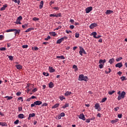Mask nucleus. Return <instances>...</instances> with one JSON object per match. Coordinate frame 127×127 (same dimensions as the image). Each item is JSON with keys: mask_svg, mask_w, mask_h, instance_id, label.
<instances>
[{"mask_svg": "<svg viewBox=\"0 0 127 127\" xmlns=\"http://www.w3.org/2000/svg\"><path fill=\"white\" fill-rule=\"evenodd\" d=\"M23 19V17L21 16H19L18 18H17L16 21H21Z\"/></svg>", "mask_w": 127, "mask_h": 127, "instance_id": "nucleus-29", "label": "nucleus"}, {"mask_svg": "<svg viewBox=\"0 0 127 127\" xmlns=\"http://www.w3.org/2000/svg\"><path fill=\"white\" fill-rule=\"evenodd\" d=\"M50 17H57V14H50Z\"/></svg>", "mask_w": 127, "mask_h": 127, "instance_id": "nucleus-41", "label": "nucleus"}, {"mask_svg": "<svg viewBox=\"0 0 127 127\" xmlns=\"http://www.w3.org/2000/svg\"><path fill=\"white\" fill-rule=\"evenodd\" d=\"M48 104L44 103V104H42V107H44V106H47Z\"/></svg>", "mask_w": 127, "mask_h": 127, "instance_id": "nucleus-59", "label": "nucleus"}, {"mask_svg": "<svg viewBox=\"0 0 127 127\" xmlns=\"http://www.w3.org/2000/svg\"><path fill=\"white\" fill-rule=\"evenodd\" d=\"M85 121L86 123H89L91 122V120L89 119H86Z\"/></svg>", "mask_w": 127, "mask_h": 127, "instance_id": "nucleus-58", "label": "nucleus"}, {"mask_svg": "<svg viewBox=\"0 0 127 127\" xmlns=\"http://www.w3.org/2000/svg\"><path fill=\"white\" fill-rule=\"evenodd\" d=\"M88 79L87 76H84L83 74H79L78 77V80L80 81H87Z\"/></svg>", "mask_w": 127, "mask_h": 127, "instance_id": "nucleus-2", "label": "nucleus"}, {"mask_svg": "<svg viewBox=\"0 0 127 127\" xmlns=\"http://www.w3.org/2000/svg\"><path fill=\"white\" fill-rule=\"evenodd\" d=\"M60 116L63 117L64 116V113H62L61 114H60Z\"/></svg>", "mask_w": 127, "mask_h": 127, "instance_id": "nucleus-61", "label": "nucleus"}, {"mask_svg": "<svg viewBox=\"0 0 127 127\" xmlns=\"http://www.w3.org/2000/svg\"><path fill=\"white\" fill-rule=\"evenodd\" d=\"M49 85V88H53V87H54V84H53V83L52 82H50Z\"/></svg>", "mask_w": 127, "mask_h": 127, "instance_id": "nucleus-21", "label": "nucleus"}, {"mask_svg": "<svg viewBox=\"0 0 127 127\" xmlns=\"http://www.w3.org/2000/svg\"><path fill=\"white\" fill-rule=\"evenodd\" d=\"M67 37L66 36H64V37L61 38V39H59L57 41V44H61L63 41H64V40H67Z\"/></svg>", "mask_w": 127, "mask_h": 127, "instance_id": "nucleus-5", "label": "nucleus"}, {"mask_svg": "<svg viewBox=\"0 0 127 127\" xmlns=\"http://www.w3.org/2000/svg\"><path fill=\"white\" fill-rule=\"evenodd\" d=\"M42 104V101H36L35 102H34L33 104H31V107H35L36 106H40Z\"/></svg>", "mask_w": 127, "mask_h": 127, "instance_id": "nucleus-3", "label": "nucleus"}, {"mask_svg": "<svg viewBox=\"0 0 127 127\" xmlns=\"http://www.w3.org/2000/svg\"><path fill=\"white\" fill-rule=\"evenodd\" d=\"M17 69H22V66L20 65V64L18 65H16Z\"/></svg>", "mask_w": 127, "mask_h": 127, "instance_id": "nucleus-40", "label": "nucleus"}, {"mask_svg": "<svg viewBox=\"0 0 127 127\" xmlns=\"http://www.w3.org/2000/svg\"><path fill=\"white\" fill-rule=\"evenodd\" d=\"M50 39H51V37L50 36H48L47 38H45V40H46V41H48Z\"/></svg>", "mask_w": 127, "mask_h": 127, "instance_id": "nucleus-46", "label": "nucleus"}, {"mask_svg": "<svg viewBox=\"0 0 127 127\" xmlns=\"http://www.w3.org/2000/svg\"><path fill=\"white\" fill-rule=\"evenodd\" d=\"M59 106V104H56L54 106L52 107L53 109H56Z\"/></svg>", "mask_w": 127, "mask_h": 127, "instance_id": "nucleus-26", "label": "nucleus"}, {"mask_svg": "<svg viewBox=\"0 0 127 127\" xmlns=\"http://www.w3.org/2000/svg\"><path fill=\"white\" fill-rule=\"evenodd\" d=\"M6 50V48L4 47L0 48V51H4Z\"/></svg>", "mask_w": 127, "mask_h": 127, "instance_id": "nucleus-43", "label": "nucleus"}, {"mask_svg": "<svg viewBox=\"0 0 127 127\" xmlns=\"http://www.w3.org/2000/svg\"><path fill=\"white\" fill-rule=\"evenodd\" d=\"M104 64H101L99 65V67L102 69L104 67Z\"/></svg>", "mask_w": 127, "mask_h": 127, "instance_id": "nucleus-36", "label": "nucleus"}, {"mask_svg": "<svg viewBox=\"0 0 127 127\" xmlns=\"http://www.w3.org/2000/svg\"><path fill=\"white\" fill-rule=\"evenodd\" d=\"M14 34H15V35H19V33H20V29H15L14 30Z\"/></svg>", "mask_w": 127, "mask_h": 127, "instance_id": "nucleus-12", "label": "nucleus"}, {"mask_svg": "<svg viewBox=\"0 0 127 127\" xmlns=\"http://www.w3.org/2000/svg\"><path fill=\"white\" fill-rule=\"evenodd\" d=\"M65 31H66V33L67 34H69V33H72L71 31L69 30H66Z\"/></svg>", "mask_w": 127, "mask_h": 127, "instance_id": "nucleus-54", "label": "nucleus"}, {"mask_svg": "<svg viewBox=\"0 0 127 127\" xmlns=\"http://www.w3.org/2000/svg\"><path fill=\"white\" fill-rule=\"evenodd\" d=\"M49 71L50 72L53 73V72H55V69L53 67H49Z\"/></svg>", "mask_w": 127, "mask_h": 127, "instance_id": "nucleus-15", "label": "nucleus"}, {"mask_svg": "<svg viewBox=\"0 0 127 127\" xmlns=\"http://www.w3.org/2000/svg\"><path fill=\"white\" fill-rule=\"evenodd\" d=\"M94 107L95 108V110H98L99 111L101 110L100 105H99L98 103H96L94 106Z\"/></svg>", "mask_w": 127, "mask_h": 127, "instance_id": "nucleus-9", "label": "nucleus"}, {"mask_svg": "<svg viewBox=\"0 0 127 127\" xmlns=\"http://www.w3.org/2000/svg\"><path fill=\"white\" fill-rule=\"evenodd\" d=\"M54 3H55V1L54 0H52L49 3L50 6H51L52 4H54Z\"/></svg>", "mask_w": 127, "mask_h": 127, "instance_id": "nucleus-51", "label": "nucleus"}, {"mask_svg": "<svg viewBox=\"0 0 127 127\" xmlns=\"http://www.w3.org/2000/svg\"><path fill=\"white\" fill-rule=\"evenodd\" d=\"M113 13H114V11L112 10H107L106 12H105V14H106V15H109Z\"/></svg>", "mask_w": 127, "mask_h": 127, "instance_id": "nucleus-11", "label": "nucleus"}, {"mask_svg": "<svg viewBox=\"0 0 127 127\" xmlns=\"http://www.w3.org/2000/svg\"><path fill=\"white\" fill-rule=\"evenodd\" d=\"M19 123V121L18 120H17L16 121L14 122V124L15 125H18Z\"/></svg>", "mask_w": 127, "mask_h": 127, "instance_id": "nucleus-49", "label": "nucleus"}, {"mask_svg": "<svg viewBox=\"0 0 127 127\" xmlns=\"http://www.w3.org/2000/svg\"><path fill=\"white\" fill-rule=\"evenodd\" d=\"M79 119H81L82 121H85L86 118H85V116L83 114H80L78 117Z\"/></svg>", "mask_w": 127, "mask_h": 127, "instance_id": "nucleus-6", "label": "nucleus"}, {"mask_svg": "<svg viewBox=\"0 0 127 127\" xmlns=\"http://www.w3.org/2000/svg\"><path fill=\"white\" fill-rule=\"evenodd\" d=\"M57 59H61L62 60H64V56H57Z\"/></svg>", "mask_w": 127, "mask_h": 127, "instance_id": "nucleus-18", "label": "nucleus"}, {"mask_svg": "<svg viewBox=\"0 0 127 127\" xmlns=\"http://www.w3.org/2000/svg\"><path fill=\"white\" fill-rule=\"evenodd\" d=\"M43 5H44V1H41L40 5V9H42V8H43Z\"/></svg>", "mask_w": 127, "mask_h": 127, "instance_id": "nucleus-24", "label": "nucleus"}, {"mask_svg": "<svg viewBox=\"0 0 127 127\" xmlns=\"http://www.w3.org/2000/svg\"><path fill=\"white\" fill-rule=\"evenodd\" d=\"M79 37H80V34H79V33H75V37L76 38H78Z\"/></svg>", "mask_w": 127, "mask_h": 127, "instance_id": "nucleus-37", "label": "nucleus"}, {"mask_svg": "<svg viewBox=\"0 0 127 127\" xmlns=\"http://www.w3.org/2000/svg\"><path fill=\"white\" fill-rule=\"evenodd\" d=\"M71 92H69V91H66L65 92V93H64V96H70V95L71 94Z\"/></svg>", "mask_w": 127, "mask_h": 127, "instance_id": "nucleus-19", "label": "nucleus"}, {"mask_svg": "<svg viewBox=\"0 0 127 127\" xmlns=\"http://www.w3.org/2000/svg\"><path fill=\"white\" fill-rule=\"evenodd\" d=\"M37 91V88H34V89H33V90H32V92H33V93H34V92H36Z\"/></svg>", "mask_w": 127, "mask_h": 127, "instance_id": "nucleus-63", "label": "nucleus"}, {"mask_svg": "<svg viewBox=\"0 0 127 127\" xmlns=\"http://www.w3.org/2000/svg\"><path fill=\"white\" fill-rule=\"evenodd\" d=\"M8 59L10 61H12L13 59L12 56H8Z\"/></svg>", "mask_w": 127, "mask_h": 127, "instance_id": "nucleus-42", "label": "nucleus"}, {"mask_svg": "<svg viewBox=\"0 0 127 127\" xmlns=\"http://www.w3.org/2000/svg\"><path fill=\"white\" fill-rule=\"evenodd\" d=\"M120 79L122 80V81H124L127 80L125 76H122L120 77Z\"/></svg>", "mask_w": 127, "mask_h": 127, "instance_id": "nucleus-33", "label": "nucleus"}, {"mask_svg": "<svg viewBox=\"0 0 127 127\" xmlns=\"http://www.w3.org/2000/svg\"><path fill=\"white\" fill-rule=\"evenodd\" d=\"M49 34L53 37H55L57 35V33L55 32H51L49 33Z\"/></svg>", "mask_w": 127, "mask_h": 127, "instance_id": "nucleus-14", "label": "nucleus"}, {"mask_svg": "<svg viewBox=\"0 0 127 127\" xmlns=\"http://www.w3.org/2000/svg\"><path fill=\"white\" fill-rule=\"evenodd\" d=\"M107 100V98H103V99H102L101 102L104 103Z\"/></svg>", "mask_w": 127, "mask_h": 127, "instance_id": "nucleus-45", "label": "nucleus"}, {"mask_svg": "<svg viewBox=\"0 0 127 127\" xmlns=\"http://www.w3.org/2000/svg\"><path fill=\"white\" fill-rule=\"evenodd\" d=\"M122 60H123V58L122 57H120V58H118V59H116V62H119Z\"/></svg>", "mask_w": 127, "mask_h": 127, "instance_id": "nucleus-34", "label": "nucleus"}, {"mask_svg": "<svg viewBox=\"0 0 127 127\" xmlns=\"http://www.w3.org/2000/svg\"><path fill=\"white\" fill-rule=\"evenodd\" d=\"M14 31H15V29H8L6 30V32L9 33L10 32H14Z\"/></svg>", "mask_w": 127, "mask_h": 127, "instance_id": "nucleus-23", "label": "nucleus"}, {"mask_svg": "<svg viewBox=\"0 0 127 127\" xmlns=\"http://www.w3.org/2000/svg\"><path fill=\"white\" fill-rule=\"evenodd\" d=\"M28 48V45H22V48L26 49Z\"/></svg>", "mask_w": 127, "mask_h": 127, "instance_id": "nucleus-48", "label": "nucleus"}, {"mask_svg": "<svg viewBox=\"0 0 127 127\" xmlns=\"http://www.w3.org/2000/svg\"><path fill=\"white\" fill-rule=\"evenodd\" d=\"M106 62V60H99V64H104V63H105Z\"/></svg>", "mask_w": 127, "mask_h": 127, "instance_id": "nucleus-16", "label": "nucleus"}, {"mask_svg": "<svg viewBox=\"0 0 127 127\" xmlns=\"http://www.w3.org/2000/svg\"><path fill=\"white\" fill-rule=\"evenodd\" d=\"M116 67L117 68H121L122 67H123V64H122V63H118L117 64H116L115 65Z\"/></svg>", "mask_w": 127, "mask_h": 127, "instance_id": "nucleus-10", "label": "nucleus"}, {"mask_svg": "<svg viewBox=\"0 0 127 127\" xmlns=\"http://www.w3.org/2000/svg\"><path fill=\"white\" fill-rule=\"evenodd\" d=\"M5 98H7V100H12V99L13 98L12 96H5Z\"/></svg>", "mask_w": 127, "mask_h": 127, "instance_id": "nucleus-32", "label": "nucleus"}, {"mask_svg": "<svg viewBox=\"0 0 127 127\" xmlns=\"http://www.w3.org/2000/svg\"><path fill=\"white\" fill-rule=\"evenodd\" d=\"M32 20H33V21H39V18H37L36 17H35L33 18Z\"/></svg>", "mask_w": 127, "mask_h": 127, "instance_id": "nucleus-44", "label": "nucleus"}, {"mask_svg": "<svg viewBox=\"0 0 127 127\" xmlns=\"http://www.w3.org/2000/svg\"><path fill=\"white\" fill-rule=\"evenodd\" d=\"M79 53L80 56H83L82 54H86V51H85L84 48H83L82 47H79Z\"/></svg>", "mask_w": 127, "mask_h": 127, "instance_id": "nucleus-4", "label": "nucleus"}, {"mask_svg": "<svg viewBox=\"0 0 127 127\" xmlns=\"http://www.w3.org/2000/svg\"><path fill=\"white\" fill-rule=\"evenodd\" d=\"M7 7V5L6 4H5V5H3V7L0 8V11L4 10L5 9V8H6Z\"/></svg>", "mask_w": 127, "mask_h": 127, "instance_id": "nucleus-13", "label": "nucleus"}, {"mask_svg": "<svg viewBox=\"0 0 127 127\" xmlns=\"http://www.w3.org/2000/svg\"><path fill=\"white\" fill-rule=\"evenodd\" d=\"M0 126H1L2 127H7V125L5 123L0 122Z\"/></svg>", "mask_w": 127, "mask_h": 127, "instance_id": "nucleus-20", "label": "nucleus"}, {"mask_svg": "<svg viewBox=\"0 0 127 127\" xmlns=\"http://www.w3.org/2000/svg\"><path fill=\"white\" fill-rule=\"evenodd\" d=\"M3 39V35H0V40L1 41Z\"/></svg>", "mask_w": 127, "mask_h": 127, "instance_id": "nucleus-62", "label": "nucleus"}, {"mask_svg": "<svg viewBox=\"0 0 127 127\" xmlns=\"http://www.w3.org/2000/svg\"><path fill=\"white\" fill-rule=\"evenodd\" d=\"M69 28L71 29H74V26L73 25H70L69 26Z\"/></svg>", "mask_w": 127, "mask_h": 127, "instance_id": "nucleus-50", "label": "nucleus"}, {"mask_svg": "<svg viewBox=\"0 0 127 127\" xmlns=\"http://www.w3.org/2000/svg\"><path fill=\"white\" fill-rule=\"evenodd\" d=\"M69 104H68V103H66L65 105H64V106H63L62 107L64 109V108H67L68 107H69Z\"/></svg>", "mask_w": 127, "mask_h": 127, "instance_id": "nucleus-30", "label": "nucleus"}, {"mask_svg": "<svg viewBox=\"0 0 127 127\" xmlns=\"http://www.w3.org/2000/svg\"><path fill=\"white\" fill-rule=\"evenodd\" d=\"M18 112H20V111L23 110V108L22 107H19L18 108Z\"/></svg>", "mask_w": 127, "mask_h": 127, "instance_id": "nucleus-52", "label": "nucleus"}, {"mask_svg": "<svg viewBox=\"0 0 127 127\" xmlns=\"http://www.w3.org/2000/svg\"><path fill=\"white\" fill-rule=\"evenodd\" d=\"M24 115L23 114H20L18 115V118L20 119H24Z\"/></svg>", "mask_w": 127, "mask_h": 127, "instance_id": "nucleus-17", "label": "nucleus"}, {"mask_svg": "<svg viewBox=\"0 0 127 127\" xmlns=\"http://www.w3.org/2000/svg\"><path fill=\"white\" fill-rule=\"evenodd\" d=\"M97 26V24H96L95 23H93L91 24L89 27L90 28V29H93L95 27Z\"/></svg>", "mask_w": 127, "mask_h": 127, "instance_id": "nucleus-8", "label": "nucleus"}, {"mask_svg": "<svg viewBox=\"0 0 127 127\" xmlns=\"http://www.w3.org/2000/svg\"><path fill=\"white\" fill-rule=\"evenodd\" d=\"M43 75H44V76H46V77L49 76V73L45 72H43Z\"/></svg>", "mask_w": 127, "mask_h": 127, "instance_id": "nucleus-35", "label": "nucleus"}, {"mask_svg": "<svg viewBox=\"0 0 127 127\" xmlns=\"http://www.w3.org/2000/svg\"><path fill=\"white\" fill-rule=\"evenodd\" d=\"M62 17V13H59L57 14V18Z\"/></svg>", "mask_w": 127, "mask_h": 127, "instance_id": "nucleus-47", "label": "nucleus"}, {"mask_svg": "<svg viewBox=\"0 0 127 127\" xmlns=\"http://www.w3.org/2000/svg\"><path fill=\"white\" fill-rule=\"evenodd\" d=\"M33 30V28H29L27 29V30L25 31V33H28L29 31H31V30Z\"/></svg>", "mask_w": 127, "mask_h": 127, "instance_id": "nucleus-28", "label": "nucleus"}, {"mask_svg": "<svg viewBox=\"0 0 127 127\" xmlns=\"http://www.w3.org/2000/svg\"><path fill=\"white\" fill-rule=\"evenodd\" d=\"M35 116H36V114H35V113L29 114V117H31V118H33Z\"/></svg>", "mask_w": 127, "mask_h": 127, "instance_id": "nucleus-27", "label": "nucleus"}, {"mask_svg": "<svg viewBox=\"0 0 127 127\" xmlns=\"http://www.w3.org/2000/svg\"><path fill=\"white\" fill-rule=\"evenodd\" d=\"M101 37V36L99 35V36H95V37H94V38L99 39V38H100Z\"/></svg>", "mask_w": 127, "mask_h": 127, "instance_id": "nucleus-60", "label": "nucleus"}, {"mask_svg": "<svg viewBox=\"0 0 127 127\" xmlns=\"http://www.w3.org/2000/svg\"><path fill=\"white\" fill-rule=\"evenodd\" d=\"M122 114H118V118H119V119H121V118H122Z\"/></svg>", "mask_w": 127, "mask_h": 127, "instance_id": "nucleus-57", "label": "nucleus"}, {"mask_svg": "<svg viewBox=\"0 0 127 127\" xmlns=\"http://www.w3.org/2000/svg\"><path fill=\"white\" fill-rule=\"evenodd\" d=\"M59 99H60V100H62V101H63V100H64V99H65V98L64 97V96H60L59 97Z\"/></svg>", "mask_w": 127, "mask_h": 127, "instance_id": "nucleus-39", "label": "nucleus"}, {"mask_svg": "<svg viewBox=\"0 0 127 127\" xmlns=\"http://www.w3.org/2000/svg\"><path fill=\"white\" fill-rule=\"evenodd\" d=\"M114 93H115V91H114V90H113V91H109V92H108L109 95H112V94H113Z\"/></svg>", "mask_w": 127, "mask_h": 127, "instance_id": "nucleus-38", "label": "nucleus"}, {"mask_svg": "<svg viewBox=\"0 0 127 127\" xmlns=\"http://www.w3.org/2000/svg\"><path fill=\"white\" fill-rule=\"evenodd\" d=\"M91 36H93V38H95L96 36L97 35V32H93L90 34Z\"/></svg>", "mask_w": 127, "mask_h": 127, "instance_id": "nucleus-25", "label": "nucleus"}, {"mask_svg": "<svg viewBox=\"0 0 127 127\" xmlns=\"http://www.w3.org/2000/svg\"><path fill=\"white\" fill-rule=\"evenodd\" d=\"M114 61H115V60H114V58L111 59L109 61V63L110 64H112L113 63H114Z\"/></svg>", "mask_w": 127, "mask_h": 127, "instance_id": "nucleus-22", "label": "nucleus"}, {"mask_svg": "<svg viewBox=\"0 0 127 127\" xmlns=\"http://www.w3.org/2000/svg\"><path fill=\"white\" fill-rule=\"evenodd\" d=\"M118 95V100H121L122 99L125 98V96L126 95V92L125 91H122L121 93V91H119L117 93Z\"/></svg>", "mask_w": 127, "mask_h": 127, "instance_id": "nucleus-1", "label": "nucleus"}, {"mask_svg": "<svg viewBox=\"0 0 127 127\" xmlns=\"http://www.w3.org/2000/svg\"><path fill=\"white\" fill-rule=\"evenodd\" d=\"M16 95L17 96H20V95H21V92H16Z\"/></svg>", "mask_w": 127, "mask_h": 127, "instance_id": "nucleus-56", "label": "nucleus"}, {"mask_svg": "<svg viewBox=\"0 0 127 127\" xmlns=\"http://www.w3.org/2000/svg\"><path fill=\"white\" fill-rule=\"evenodd\" d=\"M93 10V7L91 6L88 7L86 8L85 11L86 13L90 12Z\"/></svg>", "mask_w": 127, "mask_h": 127, "instance_id": "nucleus-7", "label": "nucleus"}, {"mask_svg": "<svg viewBox=\"0 0 127 127\" xmlns=\"http://www.w3.org/2000/svg\"><path fill=\"white\" fill-rule=\"evenodd\" d=\"M72 68L75 69V72H76L78 70L77 67L75 65H73V66H72Z\"/></svg>", "mask_w": 127, "mask_h": 127, "instance_id": "nucleus-31", "label": "nucleus"}, {"mask_svg": "<svg viewBox=\"0 0 127 127\" xmlns=\"http://www.w3.org/2000/svg\"><path fill=\"white\" fill-rule=\"evenodd\" d=\"M119 109H120L119 107H118L114 108L115 111L116 112H117L118 110H119Z\"/></svg>", "mask_w": 127, "mask_h": 127, "instance_id": "nucleus-53", "label": "nucleus"}, {"mask_svg": "<svg viewBox=\"0 0 127 127\" xmlns=\"http://www.w3.org/2000/svg\"><path fill=\"white\" fill-rule=\"evenodd\" d=\"M38 50H39V48L37 47H34L33 49V50H35V51Z\"/></svg>", "mask_w": 127, "mask_h": 127, "instance_id": "nucleus-55", "label": "nucleus"}, {"mask_svg": "<svg viewBox=\"0 0 127 127\" xmlns=\"http://www.w3.org/2000/svg\"><path fill=\"white\" fill-rule=\"evenodd\" d=\"M53 8H54V9H55L57 11L59 10V8L58 7H55Z\"/></svg>", "mask_w": 127, "mask_h": 127, "instance_id": "nucleus-64", "label": "nucleus"}]
</instances>
